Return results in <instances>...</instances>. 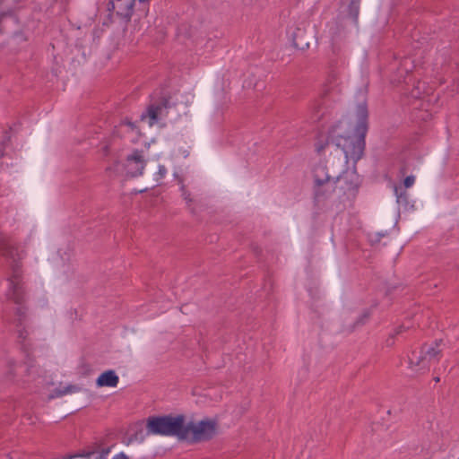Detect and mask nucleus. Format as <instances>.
<instances>
[{
	"label": "nucleus",
	"instance_id": "nucleus-1",
	"mask_svg": "<svg viewBox=\"0 0 459 459\" xmlns=\"http://www.w3.org/2000/svg\"><path fill=\"white\" fill-rule=\"evenodd\" d=\"M356 123L348 118L340 120L330 132L329 139L344 154V161L354 164L361 159L368 132V107L366 102L358 104L355 111Z\"/></svg>",
	"mask_w": 459,
	"mask_h": 459
},
{
	"label": "nucleus",
	"instance_id": "nucleus-2",
	"mask_svg": "<svg viewBox=\"0 0 459 459\" xmlns=\"http://www.w3.org/2000/svg\"><path fill=\"white\" fill-rule=\"evenodd\" d=\"M186 417L183 414L177 416H152L147 420V433L166 437H176L178 440H184Z\"/></svg>",
	"mask_w": 459,
	"mask_h": 459
},
{
	"label": "nucleus",
	"instance_id": "nucleus-3",
	"mask_svg": "<svg viewBox=\"0 0 459 459\" xmlns=\"http://www.w3.org/2000/svg\"><path fill=\"white\" fill-rule=\"evenodd\" d=\"M336 171L324 163H318L313 169L314 192L316 200L328 198L335 191Z\"/></svg>",
	"mask_w": 459,
	"mask_h": 459
},
{
	"label": "nucleus",
	"instance_id": "nucleus-4",
	"mask_svg": "<svg viewBox=\"0 0 459 459\" xmlns=\"http://www.w3.org/2000/svg\"><path fill=\"white\" fill-rule=\"evenodd\" d=\"M7 281V298L13 300L15 304L22 306L25 301L26 291L24 285L25 283L22 278V272L21 266L18 264L13 265L12 273ZM16 315L18 316L19 324L22 325V322L25 317V308L23 307H17Z\"/></svg>",
	"mask_w": 459,
	"mask_h": 459
},
{
	"label": "nucleus",
	"instance_id": "nucleus-5",
	"mask_svg": "<svg viewBox=\"0 0 459 459\" xmlns=\"http://www.w3.org/2000/svg\"><path fill=\"white\" fill-rule=\"evenodd\" d=\"M217 423L213 420H203L196 423L190 421L185 424V441L198 443L212 439L216 435Z\"/></svg>",
	"mask_w": 459,
	"mask_h": 459
},
{
	"label": "nucleus",
	"instance_id": "nucleus-6",
	"mask_svg": "<svg viewBox=\"0 0 459 459\" xmlns=\"http://www.w3.org/2000/svg\"><path fill=\"white\" fill-rule=\"evenodd\" d=\"M442 341H435L432 344L424 345L421 348L420 354L412 353L410 358V364L411 367H419L420 369L428 368L432 362L438 361L441 355V349L439 348Z\"/></svg>",
	"mask_w": 459,
	"mask_h": 459
},
{
	"label": "nucleus",
	"instance_id": "nucleus-7",
	"mask_svg": "<svg viewBox=\"0 0 459 459\" xmlns=\"http://www.w3.org/2000/svg\"><path fill=\"white\" fill-rule=\"evenodd\" d=\"M336 173L337 177L334 180L335 188H339L343 194L354 192L358 189L360 184V179L355 169L346 170L342 173L338 170Z\"/></svg>",
	"mask_w": 459,
	"mask_h": 459
},
{
	"label": "nucleus",
	"instance_id": "nucleus-8",
	"mask_svg": "<svg viewBox=\"0 0 459 459\" xmlns=\"http://www.w3.org/2000/svg\"><path fill=\"white\" fill-rule=\"evenodd\" d=\"M145 167V160L143 151L134 150L127 156L125 169L127 176L138 177L143 174Z\"/></svg>",
	"mask_w": 459,
	"mask_h": 459
},
{
	"label": "nucleus",
	"instance_id": "nucleus-9",
	"mask_svg": "<svg viewBox=\"0 0 459 459\" xmlns=\"http://www.w3.org/2000/svg\"><path fill=\"white\" fill-rule=\"evenodd\" d=\"M108 11L110 16L115 13L117 17L129 21L134 12V0H109Z\"/></svg>",
	"mask_w": 459,
	"mask_h": 459
},
{
	"label": "nucleus",
	"instance_id": "nucleus-10",
	"mask_svg": "<svg viewBox=\"0 0 459 459\" xmlns=\"http://www.w3.org/2000/svg\"><path fill=\"white\" fill-rule=\"evenodd\" d=\"M169 108V102L164 97L161 98L160 101L151 104L147 108V113L151 120L150 125L152 126L156 123L160 117L166 116Z\"/></svg>",
	"mask_w": 459,
	"mask_h": 459
},
{
	"label": "nucleus",
	"instance_id": "nucleus-11",
	"mask_svg": "<svg viewBox=\"0 0 459 459\" xmlns=\"http://www.w3.org/2000/svg\"><path fill=\"white\" fill-rule=\"evenodd\" d=\"M345 20L340 19L329 22L326 26L325 33L329 38V40L334 44L338 42L345 34L344 32Z\"/></svg>",
	"mask_w": 459,
	"mask_h": 459
},
{
	"label": "nucleus",
	"instance_id": "nucleus-12",
	"mask_svg": "<svg viewBox=\"0 0 459 459\" xmlns=\"http://www.w3.org/2000/svg\"><path fill=\"white\" fill-rule=\"evenodd\" d=\"M119 377L114 370H107L101 373L96 380L99 387H116L118 385Z\"/></svg>",
	"mask_w": 459,
	"mask_h": 459
},
{
	"label": "nucleus",
	"instance_id": "nucleus-13",
	"mask_svg": "<svg viewBox=\"0 0 459 459\" xmlns=\"http://www.w3.org/2000/svg\"><path fill=\"white\" fill-rule=\"evenodd\" d=\"M81 390V388L75 385H68L64 388H56L53 393L49 395V399L61 397L66 394H74Z\"/></svg>",
	"mask_w": 459,
	"mask_h": 459
},
{
	"label": "nucleus",
	"instance_id": "nucleus-14",
	"mask_svg": "<svg viewBox=\"0 0 459 459\" xmlns=\"http://www.w3.org/2000/svg\"><path fill=\"white\" fill-rule=\"evenodd\" d=\"M348 18L351 21V22L357 26L358 25V17L359 13V4L356 0H352L348 6Z\"/></svg>",
	"mask_w": 459,
	"mask_h": 459
},
{
	"label": "nucleus",
	"instance_id": "nucleus-15",
	"mask_svg": "<svg viewBox=\"0 0 459 459\" xmlns=\"http://www.w3.org/2000/svg\"><path fill=\"white\" fill-rule=\"evenodd\" d=\"M21 368H23L26 371V373H27V375L29 377H31L32 379L35 380L34 376L38 375L39 368L33 364V360L32 359H28V360L25 363V365L21 366Z\"/></svg>",
	"mask_w": 459,
	"mask_h": 459
},
{
	"label": "nucleus",
	"instance_id": "nucleus-16",
	"mask_svg": "<svg viewBox=\"0 0 459 459\" xmlns=\"http://www.w3.org/2000/svg\"><path fill=\"white\" fill-rule=\"evenodd\" d=\"M337 81V74L335 73H331L327 78V87L328 90H331L333 88V83Z\"/></svg>",
	"mask_w": 459,
	"mask_h": 459
},
{
	"label": "nucleus",
	"instance_id": "nucleus-17",
	"mask_svg": "<svg viewBox=\"0 0 459 459\" xmlns=\"http://www.w3.org/2000/svg\"><path fill=\"white\" fill-rule=\"evenodd\" d=\"M181 192H182L183 198L186 200V204L189 205L193 202V200L191 198V194L186 189L185 186H181Z\"/></svg>",
	"mask_w": 459,
	"mask_h": 459
},
{
	"label": "nucleus",
	"instance_id": "nucleus-18",
	"mask_svg": "<svg viewBox=\"0 0 459 459\" xmlns=\"http://www.w3.org/2000/svg\"><path fill=\"white\" fill-rule=\"evenodd\" d=\"M167 174V169L165 168L164 165H160L159 166V169H158V172L156 173V180H160V179H162Z\"/></svg>",
	"mask_w": 459,
	"mask_h": 459
},
{
	"label": "nucleus",
	"instance_id": "nucleus-19",
	"mask_svg": "<svg viewBox=\"0 0 459 459\" xmlns=\"http://www.w3.org/2000/svg\"><path fill=\"white\" fill-rule=\"evenodd\" d=\"M414 182H415V177L411 175L404 178L403 185L406 188H409L413 186Z\"/></svg>",
	"mask_w": 459,
	"mask_h": 459
},
{
	"label": "nucleus",
	"instance_id": "nucleus-20",
	"mask_svg": "<svg viewBox=\"0 0 459 459\" xmlns=\"http://www.w3.org/2000/svg\"><path fill=\"white\" fill-rule=\"evenodd\" d=\"M6 141H9V137H7L6 139H4V140L3 141V143H1V145H0V158L4 156V146L5 145Z\"/></svg>",
	"mask_w": 459,
	"mask_h": 459
},
{
	"label": "nucleus",
	"instance_id": "nucleus-21",
	"mask_svg": "<svg viewBox=\"0 0 459 459\" xmlns=\"http://www.w3.org/2000/svg\"><path fill=\"white\" fill-rule=\"evenodd\" d=\"M368 317V313H364L361 317L357 321V324H364V321Z\"/></svg>",
	"mask_w": 459,
	"mask_h": 459
},
{
	"label": "nucleus",
	"instance_id": "nucleus-22",
	"mask_svg": "<svg viewBox=\"0 0 459 459\" xmlns=\"http://www.w3.org/2000/svg\"><path fill=\"white\" fill-rule=\"evenodd\" d=\"M112 459H128V457L124 453H120L116 455Z\"/></svg>",
	"mask_w": 459,
	"mask_h": 459
},
{
	"label": "nucleus",
	"instance_id": "nucleus-23",
	"mask_svg": "<svg viewBox=\"0 0 459 459\" xmlns=\"http://www.w3.org/2000/svg\"><path fill=\"white\" fill-rule=\"evenodd\" d=\"M19 337L22 338V339L26 338V335L23 334V331L22 330H19Z\"/></svg>",
	"mask_w": 459,
	"mask_h": 459
},
{
	"label": "nucleus",
	"instance_id": "nucleus-24",
	"mask_svg": "<svg viewBox=\"0 0 459 459\" xmlns=\"http://www.w3.org/2000/svg\"><path fill=\"white\" fill-rule=\"evenodd\" d=\"M140 4H148L151 0H137ZM135 0H134V3Z\"/></svg>",
	"mask_w": 459,
	"mask_h": 459
},
{
	"label": "nucleus",
	"instance_id": "nucleus-25",
	"mask_svg": "<svg viewBox=\"0 0 459 459\" xmlns=\"http://www.w3.org/2000/svg\"><path fill=\"white\" fill-rule=\"evenodd\" d=\"M7 248H8V247H5V249H4V255H12V253H9V252L7 251Z\"/></svg>",
	"mask_w": 459,
	"mask_h": 459
},
{
	"label": "nucleus",
	"instance_id": "nucleus-26",
	"mask_svg": "<svg viewBox=\"0 0 459 459\" xmlns=\"http://www.w3.org/2000/svg\"><path fill=\"white\" fill-rule=\"evenodd\" d=\"M398 190H399L398 187L394 186V193H395L396 196L399 198L400 196L398 195Z\"/></svg>",
	"mask_w": 459,
	"mask_h": 459
},
{
	"label": "nucleus",
	"instance_id": "nucleus-27",
	"mask_svg": "<svg viewBox=\"0 0 459 459\" xmlns=\"http://www.w3.org/2000/svg\"><path fill=\"white\" fill-rule=\"evenodd\" d=\"M410 62V59L406 58L404 61H403V65L406 66L407 63Z\"/></svg>",
	"mask_w": 459,
	"mask_h": 459
},
{
	"label": "nucleus",
	"instance_id": "nucleus-28",
	"mask_svg": "<svg viewBox=\"0 0 459 459\" xmlns=\"http://www.w3.org/2000/svg\"><path fill=\"white\" fill-rule=\"evenodd\" d=\"M434 380H435V382H437H437H439L440 378H439L438 377H436L434 378Z\"/></svg>",
	"mask_w": 459,
	"mask_h": 459
},
{
	"label": "nucleus",
	"instance_id": "nucleus-29",
	"mask_svg": "<svg viewBox=\"0 0 459 459\" xmlns=\"http://www.w3.org/2000/svg\"><path fill=\"white\" fill-rule=\"evenodd\" d=\"M73 457H74V456H68V457H65V458H63V459H71V458H73Z\"/></svg>",
	"mask_w": 459,
	"mask_h": 459
}]
</instances>
